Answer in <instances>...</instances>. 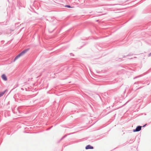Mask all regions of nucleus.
<instances>
[{"label":"nucleus","mask_w":151,"mask_h":151,"mask_svg":"<svg viewBox=\"0 0 151 151\" xmlns=\"http://www.w3.org/2000/svg\"><path fill=\"white\" fill-rule=\"evenodd\" d=\"M28 50V49L25 50H23L22 52L21 53L18 54L14 58V62H15L16 60L18 58H19L21 56L23 55L24 54H25L26 52Z\"/></svg>","instance_id":"obj_1"},{"label":"nucleus","mask_w":151,"mask_h":151,"mask_svg":"<svg viewBox=\"0 0 151 151\" xmlns=\"http://www.w3.org/2000/svg\"><path fill=\"white\" fill-rule=\"evenodd\" d=\"M142 127L140 126H137L135 129L133 130L134 132H138L140 131Z\"/></svg>","instance_id":"obj_2"},{"label":"nucleus","mask_w":151,"mask_h":151,"mask_svg":"<svg viewBox=\"0 0 151 151\" xmlns=\"http://www.w3.org/2000/svg\"><path fill=\"white\" fill-rule=\"evenodd\" d=\"M85 148L86 150L88 149H93V147L91 146V145H88L86 146Z\"/></svg>","instance_id":"obj_3"},{"label":"nucleus","mask_w":151,"mask_h":151,"mask_svg":"<svg viewBox=\"0 0 151 151\" xmlns=\"http://www.w3.org/2000/svg\"><path fill=\"white\" fill-rule=\"evenodd\" d=\"M1 78L4 81H6L7 80L6 77L4 74H3L2 75Z\"/></svg>","instance_id":"obj_4"},{"label":"nucleus","mask_w":151,"mask_h":151,"mask_svg":"<svg viewBox=\"0 0 151 151\" xmlns=\"http://www.w3.org/2000/svg\"><path fill=\"white\" fill-rule=\"evenodd\" d=\"M6 91H5L3 92H0V97L2 96L5 93Z\"/></svg>","instance_id":"obj_5"},{"label":"nucleus","mask_w":151,"mask_h":151,"mask_svg":"<svg viewBox=\"0 0 151 151\" xmlns=\"http://www.w3.org/2000/svg\"><path fill=\"white\" fill-rule=\"evenodd\" d=\"M65 7H68V8H71L70 6L69 5H65Z\"/></svg>","instance_id":"obj_6"},{"label":"nucleus","mask_w":151,"mask_h":151,"mask_svg":"<svg viewBox=\"0 0 151 151\" xmlns=\"http://www.w3.org/2000/svg\"><path fill=\"white\" fill-rule=\"evenodd\" d=\"M151 56V53L149 54V56Z\"/></svg>","instance_id":"obj_7"}]
</instances>
